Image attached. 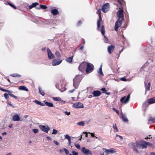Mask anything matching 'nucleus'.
<instances>
[{"label":"nucleus","mask_w":155,"mask_h":155,"mask_svg":"<svg viewBox=\"0 0 155 155\" xmlns=\"http://www.w3.org/2000/svg\"><path fill=\"white\" fill-rule=\"evenodd\" d=\"M81 76L80 75H76L73 79V85L74 88L77 89L79 84L81 80Z\"/></svg>","instance_id":"nucleus-1"},{"label":"nucleus","mask_w":155,"mask_h":155,"mask_svg":"<svg viewBox=\"0 0 155 155\" xmlns=\"http://www.w3.org/2000/svg\"><path fill=\"white\" fill-rule=\"evenodd\" d=\"M136 146L140 149H146L147 148V142L145 141H137L136 142Z\"/></svg>","instance_id":"nucleus-2"},{"label":"nucleus","mask_w":155,"mask_h":155,"mask_svg":"<svg viewBox=\"0 0 155 155\" xmlns=\"http://www.w3.org/2000/svg\"><path fill=\"white\" fill-rule=\"evenodd\" d=\"M110 5L108 3H106L104 4L101 9H100L101 10L104 12L105 13L108 12L109 10Z\"/></svg>","instance_id":"nucleus-3"},{"label":"nucleus","mask_w":155,"mask_h":155,"mask_svg":"<svg viewBox=\"0 0 155 155\" xmlns=\"http://www.w3.org/2000/svg\"><path fill=\"white\" fill-rule=\"evenodd\" d=\"M86 67V71L87 73H90L93 71L94 66L92 64L90 63H87Z\"/></svg>","instance_id":"nucleus-4"},{"label":"nucleus","mask_w":155,"mask_h":155,"mask_svg":"<svg viewBox=\"0 0 155 155\" xmlns=\"http://www.w3.org/2000/svg\"><path fill=\"white\" fill-rule=\"evenodd\" d=\"M81 150L85 155H92V154L91 151L89 149H87L84 147H82Z\"/></svg>","instance_id":"nucleus-5"},{"label":"nucleus","mask_w":155,"mask_h":155,"mask_svg":"<svg viewBox=\"0 0 155 155\" xmlns=\"http://www.w3.org/2000/svg\"><path fill=\"white\" fill-rule=\"evenodd\" d=\"M130 97V94H129L127 97L124 96L122 97L120 100L121 102L124 104H126L129 101Z\"/></svg>","instance_id":"nucleus-6"},{"label":"nucleus","mask_w":155,"mask_h":155,"mask_svg":"<svg viewBox=\"0 0 155 155\" xmlns=\"http://www.w3.org/2000/svg\"><path fill=\"white\" fill-rule=\"evenodd\" d=\"M123 10H119L117 14V16L118 17V19L123 20L124 19V15L123 14Z\"/></svg>","instance_id":"nucleus-7"},{"label":"nucleus","mask_w":155,"mask_h":155,"mask_svg":"<svg viewBox=\"0 0 155 155\" xmlns=\"http://www.w3.org/2000/svg\"><path fill=\"white\" fill-rule=\"evenodd\" d=\"M122 20L118 19L115 22L114 29L115 31H117L118 30V28L120 26L122 23Z\"/></svg>","instance_id":"nucleus-8"},{"label":"nucleus","mask_w":155,"mask_h":155,"mask_svg":"<svg viewBox=\"0 0 155 155\" xmlns=\"http://www.w3.org/2000/svg\"><path fill=\"white\" fill-rule=\"evenodd\" d=\"M97 12L98 13V15L99 17V19L97 20V29H98V28H100L102 18L101 16V10L99 9L97 10Z\"/></svg>","instance_id":"nucleus-9"},{"label":"nucleus","mask_w":155,"mask_h":155,"mask_svg":"<svg viewBox=\"0 0 155 155\" xmlns=\"http://www.w3.org/2000/svg\"><path fill=\"white\" fill-rule=\"evenodd\" d=\"M87 63L85 62H83L81 64L79 67V70L81 72H83L87 66Z\"/></svg>","instance_id":"nucleus-10"},{"label":"nucleus","mask_w":155,"mask_h":155,"mask_svg":"<svg viewBox=\"0 0 155 155\" xmlns=\"http://www.w3.org/2000/svg\"><path fill=\"white\" fill-rule=\"evenodd\" d=\"M47 51L48 57L49 59H52L55 58V56L48 48L47 49Z\"/></svg>","instance_id":"nucleus-11"},{"label":"nucleus","mask_w":155,"mask_h":155,"mask_svg":"<svg viewBox=\"0 0 155 155\" xmlns=\"http://www.w3.org/2000/svg\"><path fill=\"white\" fill-rule=\"evenodd\" d=\"M129 146L130 148L132 149L134 151H136L137 153H138L136 148V144L134 143H130L129 144Z\"/></svg>","instance_id":"nucleus-12"},{"label":"nucleus","mask_w":155,"mask_h":155,"mask_svg":"<svg viewBox=\"0 0 155 155\" xmlns=\"http://www.w3.org/2000/svg\"><path fill=\"white\" fill-rule=\"evenodd\" d=\"M74 107L76 108H81L83 107V104L80 102H76L73 105Z\"/></svg>","instance_id":"nucleus-13"},{"label":"nucleus","mask_w":155,"mask_h":155,"mask_svg":"<svg viewBox=\"0 0 155 155\" xmlns=\"http://www.w3.org/2000/svg\"><path fill=\"white\" fill-rule=\"evenodd\" d=\"M104 151L106 152L107 154H112L115 152V151L112 149H107L105 148H103Z\"/></svg>","instance_id":"nucleus-14"},{"label":"nucleus","mask_w":155,"mask_h":155,"mask_svg":"<svg viewBox=\"0 0 155 155\" xmlns=\"http://www.w3.org/2000/svg\"><path fill=\"white\" fill-rule=\"evenodd\" d=\"M97 31H100L102 35H104L105 32V28L104 26L102 25L101 28L97 29Z\"/></svg>","instance_id":"nucleus-15"},{"label":"nucleus","mask_w":155,"mask_h":155,"mask_svg":"<svg viewBox=\"0 0 155 155\" xmlns=\"http://www.w3.org/2000/svg\"><path fill=\"white\" fill-rule=\"evenodd\" d=\"M115 47L114 45H111L107 47V51L109 54H111L114 49Z\"/></svg>","instance_id":"nucleus-16"},{"label":"nucleus","mask_w":155,"mask_h":155,"mask_svg":"<svg viewBox=\"0 0 155 155\" xmlns=\"http://www.w3.org/2000/svg\"><path fill=\"white\" fill-rule=\"evenodd\" d=\"M62 61L61 60L58 61L56 59H54L53 60L52 63V65L53 66L61 64Z\"/></svg>","instance_id":"nucleus-17"},{"label":"nucleus","mask_w":155,"mask_h":155,"mask_svg":"<svg viewBox=\"0 0 155 155\" xmlns=\"http://www.w3.org/2000/svg\"><path fill=\"white\" fill-rule=\"evenodd\" d=\"M41 129L43 131L48 133L50 129L49 127H40Z\"/></svg>","instance_id":"nucleus-18"},{"label":"nucleus","mask_w":155,"mask_h":155,"mask_svg":"<svg viewBox=\"0 0 155 155\" xmlns=\"http://www.w3.org/2000/svg\"><path fill=\"white\" fill-rule=\"evenodd\" d=\"M102 64H101V65L100 67L99 68V70L97 71V73L99 74V75L101 76H104V74L102 70Z\"/></svg>","instance_id":"nucleus-19"},{"label":"nucleus","mask_w":155,"mask_h":155,"mask_svg":"<svg viewBox=\"0 0 155 155\" xmlns=\"http://www.w3.org/2000/svg\"><path fill=\"white\" fill-rule=\"evenodd\" d=\"M12 119L14 121H18L20 120V117L18 114L15 115L12 117Z\"/></svg>","instance_id":"nucleus-20"},{"label":"nucleus","mask_w":155,"mask_h":155,"mask_svg":"<svg viewBox=\"0 0 155 155\" xmlns=\"http://www.w3.org/2000/svg\"><path fill=\"white\" fill-rule=\"evenodd\" d=\"M148 102L150 104L155 103V97H153L149 99L148 100Z\"/></svg>","instance_id":"nucleus-21"},{"label":"nucleus","mask_w":155,"mask_h":155,"mask_svg":"<svg viewBox=\"0 0 155 155\" xmlns=\"http://www.w3.org/2000/svg\"><path fill=\"white\" fill-rule=\"evenodd\" d=\"M18 88L20 90L25 91H28V89L25 86H20Z\"/></svg>","instance_id":"nucleus-22"},{"label":"nucleus","mask_w":155,"mask_h":155,"mask_svg":"<svg viewBox=\"0 0 155 155\" xmlns=\"http://www.w3.org/2000/svg\"><path fill=\"white\" fill-rule=\"evenodd\" d=\"M51 13L54 15H56L59 13V12L57 9H53L51 10Z\"/></svg>","instance_id":"nucleus-23"},{"label":"nucleus","mask_w":155,"mask_h":155,"mask_svg":"<svg viewBox=\"0 0 155 155\" xmlns=\"http://www.w3.org/2000/svg\"><path fill=\"white\" fill-rule=\"evenodd\" d=\"M47 8V7L44 5H40L39 7H37L36 8V9H37L40 10L41 9H45Z\"/></svg>","instance_id":"nucleus-24"},{"label":"nucleus","mask_w":155,"mask_h":155,"mask_svg":"<svg viewBox=\"0 0 155 155\" xmlns=\"http://www.w3.org/2000/svg\"><path fill=\"white\" fill-rule=\"evenodd\" d=\"M38 5L39 3L38 2L33 3L29 6V9H31L35 7L37 5Z\"/></svg>","instance_id":"nucleus-25"},{"label":"nucleus","mask_w":155,"mask_h":155,"mask_svg":"<svg viewBox=\"0 0 155 155\" xmlns=\"http://www.w3.org/2000/svg\"><path fill=\"white\" fill-rule=\"evenodd\" d=\"M39 93L42 96L45 95L44 91L42 89L41 87H38Z\"/></svg>","instance_id":"nucleus-26"},{"label":"nucleus","mask_w":155,"mask_h":155,"mask_svg":"<svg viewBox=\"0 0 155 155\" xmlns=\"http://www.w3.org/2000/svg\"><path fill=\"white\" fill-rule=\"evenodd\" d=\"M44 102L45 104L47 106L49 107H52L54 106L53 104L51 103L45 101H44Z\"/></svg>","instance_id":"nucleus-27"},{"label":"nucleus","mask_w":155,"mask_h":155,"mask_svg":"<svg viewBox=\"0 0 155 155\" xmlns=\"http://www.w3.org/2000/svg\"><path fill=\"white\" fill-rule=\"evenodd\" d=\"M151 61V60L150 59L148 60V61L143 65L141 67V69H143V68H144L148 66L149 64V62H150Z\"/></svg>","instance_id":"nucleus-28"},{"label":"nucleus","mask_w":155,"mask_h":155,"mask_svg":"<svg viewBox=\"0 0 155 155\" xmlns=\"http://www.w3.org/2000/svg\"><path fill=\"white\" fill-rule=\"evenodd\" d=\"M34 102L36 104H37L40 105H41L42 106H45V104L43 103H42L40 101H38V100H35Z\"/></svg>","instance_id":"nucleus-29"},{"label":"nucleus","mask_w":155,"mask_h":155,"mask_svg":"<svg viewBox=\"0 0 155 155\" xmlns=\"http://www.w3.org/2000/svg\"><path fill=\"white\" fill-rule=\"evenodd\" d=\"M122 119L123 120L124 122H127L128 120L127 117L125 115L122 114Z\"/></svg>","instance_id":"nucleus-30"},{"label":"nucleus","mask_w":155,"mask_h":155,"mask_svg":"<svg viewBox=\"0 0 155 155\" xmlns=\"http://www.w3.org/2000/svg\"><path fill=\"white\" fill-rule=\"evenodd\" d=\"M73 56L71 57H69L68 58H67L66 59V61L68 62V63H71L73 59Z\"/></svg>","instance_id":"nucleus-31"},{"label":"nucleus","mask_w":155,"mask_h":155,"mask_svg":"<svg viewBox=\"0 0 155 155\" xmlns=\"http://www.w3.org/2000/svg\"><path fill=\"white\" fill-rule=\"evenodd\" d=\"M147 146H149L152 149H153L155 147L154 145L153 144L150 142H147Z\"/></svg>","instance_id":"nucleus-32"},{"label":"nucleus","mask_w":155,"mask_h":155,"mask_svg":"<svg viewBox=\"0 0 155 155\" xmlns=\"http://www.w3.org/2000/svg\"><path fill=\"white\" fill-rule=\"evenodd\" d=\"M85 124L84 122L83 121H81L78 123H77V125L81 126H84Z\"/></svg>","instance_id":"nucleus-33"},{"label":"nucleus","mask_w":155,"mask_h":155,"mask_svg":"<svg viewBox=\"0 0 155 155\" xmlns=\"http://www.w3.org/2000/svg\"><path fill=\"white\" fill-rule=\"evenodd\" d=\"M149 121L150 122L152 123H155V118L151 117L150 118Z\"/></svg>","instance_id":"nucleus-34"},{"label":"nucleus","mask_w":155,"mask_h":155,"mask_svg":"<svg viewBox=\"0 0 155 155\" xmlns=\"http://www.w3.org/2000/svg\"><path fill=\"white\" fill-rule=\"evenodd\" d=\"M11 76L13 77H20L21 75L17 74H14L11 75Z\"/></svg>","instance_id":"nucleus-35"},{"label":"nucleus","mask_w":155,"mask_h":155,"mask_svg":"<svg viewBox=\"0 0 155 155\" xmlns=\"http://www.w3.org/2000/svg\"><path fill=\"white\" fill-rule=\"evenodd\" d=\"M55 54L57 57L59 58L61 56L60 53L58 51H56L55 52Z\"/></svg>","instance_id":"nucleus-36"},{"label":"nucleus","mask_w":155,"mask_h":155,"mask_svg":"<svg viewBox=\"0 0 155 155\" xmlns=\"http://www.w3.org/2000/svg\"><path fill=\"white\" fill-rule=\"evenodd\" d=\"M8 4L11 7L14 8L15 9H16V6L12 4L9 2H8Z\"/></svg>","instance_id":"nucleus-37"},{"label":"nucleus","mask_w":155,"mask_h":155,"mask_svg":"<svg viewBox=\"0 0 155 155\" xmlns=\"http://www.w3.org/2000/svg\"><path fill=\"white\" fill-rule=\"evenodd\" d=\"M53 99L55 101H61V98L58 97H53Z\"/></svg>","instance_id":"nucleus-38"},{"label":"nucleus","mask_w":155,"mask_h":155,"mask_svg":"<svg viewBox=\"0 0 155 155\" xmlns=\"http://www.w3.org/2000/svg\"><path fill=\"white\" fill-rule=\"evenodd\" d=\"M114 131V132H118V129L117 127H113Z\"/></svg>","instance_id":"nucleus-39"},{"label":"nucleus","mask_w":155,"mask_h":155,"mask_svg":"<svg viewBox=\"0 0 155 155\" xmlns=\"http://www.w3.org/2000/svg\"><path fill=\"white\" fill-rule=\"evenodd\" d=\"M4 95L5 99L7 100H8L9 97L8 94H7L5 93V94Z\"/></svg>","instance_id":"nucleus-40"},{"label":"nucleus","mask_w":155,"mask_h":155,"mask_svg":"<svg viewBox=\"0 0 155 155\" xmlns=\"http://www.w3.org/2000/svg\"><path fill=\"white\" fill-rule=\"evenodd\" d=\"M75 146L78 149H80V145L78 143H75L74 144Z\"/></svg>","instance_id":"nucleus-41"},{"label":"nucleus","mask_w":155,"mask_h":155,"mask_svg":"<svg viewBox=\"0 0 155 155\" xmlns=\"http://www.w3.org/2000/svg\"><path fill=\"white\" fill-rule=\"evenodd\" d=\"M63 150H64L65 151L66 154L67 155L69 154V152L68 150L67 149H66L65 148H64Z\"/></svg>","instance_id":"nucleus-42"},{"label":"nucleus","mask_w":155,"mask_h":155,"mask_svg":"<svg viewBox=\"0 0 155 155\" xmlns=\"http://www.w3.org/2000/svg\"><path fill=\"white\" fill-rule=\"evenodd\" d=\"M65 138L67 139L68 140L71 139V137L67 134L65 135Z\"/></svg>","instance_id":"nucleus-43"},{"label":"nucleus","mask_w":155,"mask_h":155,"mask_svg":"<svg viewBox=\"0 0 155 155\" xmlns=\"http://www.w3.org/2000/svg\"><path fill=\"white\" fill-rule=\"evenodd\" d=\"M92 94L94 95V96H97V91H93L92 93Z\"/></svg>","instance_id":"nucleus-44"},{"label":"nucleus","mask_w":155,"mask_h":155,"mask_svg":"<svg viewBox=\"0 0 155 155\" xmlns=\"http://www.w3.org/2000/svg\"><path fill=\"white\" fill-rule=\"evenodd\" d=\"M101 90L102 91L103 93H105L106 92V90L105 89V88L104 87H103L101 89Z\"/></svg>","instance_id":"nucleus-45"},{"label":"nucleus","mask_w":155,"mask_h":155,"mask_svg":"<svg viewBox=\"0 0 155 155\" xmlns=\"http://www.w3.org/2000/svg\"><path fill=\"white\" fill-rule=\"evenodd\" d=\"M58 132V131L54 129L53 130V132L52 133V134H56Z\"/></svg>","instance_id":"nucleus-46"},{"label":"nucleus","mask_w":155,"mask_h":155,"mask_svg":"<svg viewBox=\"0 0 155 155\" xmlns=\"http://www.w3.org/2000/svg\"><path fill=\"white\" fill-rule=\"evenodd\" d=\"M104 36V39H105V41H104L106 43H107L108 42V39L107 38V37L106 36L104 35H103Z\"/></svg>","instance_id":"nucleus-47"},{"label":"nucleus","mask_w":155,"mask_h":155,"mask_svg":"<svg viewBox=\"0 0 155 155\" xmlns=\"http://www.w3.org/2000/svg\"><path fill=\"white\" fill-rule=\"evenodd\" d=\"M72 153L73 155H78V153L74 151H72Z\"/></svg>","instance_id":"nucleus-48"},{"label":"nucleus","mask_w":155,"mask_h":155,"mask_svg":"<svg viewBox=\"0 0 155 155\" xmlns=\"http://www.w3.org/2000/svg\"><path fill=\"white\" fill-rule=\"evenodd\" d=\"M10 96L12 97H13L15 99H16L18 98V97L12 94H11Z\"/></svg>","instance_id":"nucleus-49"},{"label":"nucleus","mask_w":155,"mask_h":155,"mask_svg":"<svg viewBox=\"0 0 155 155\" xmlns=\"http://www.w3.org/2000/svg\"><path fill=\"white\" fill-rule=\"evenodd\" d=\"M120 80L123 81H127L126 78L125 77L121 78Z\"/></svg>","instance_id":"nucleus-50"},{"label":"nucleus","mask_w":155,"mask_h":155,"mask_svg":"<svg viewBox=\"0 0 155 155\" xmlns=\"http://www.w3.org/2000/svg\"><path fill=\"white\" fill-rule=\"evenodd\" d=\"M33 132L35 134L37 133L38 132V130L36 129H33Z\"/></svg>","instance_id":"nucleus-51"},{"label":"nucleus","mask_w":155,"mask_h":155,"mask_svg":"<svg viewBox=\"0 0 155 155\" xmlns=\"http://www.w3.org/2000/svg\"><path fill=\"white\" fill-rule=\"evenodd\" d=\"M117 137H118L119 138H120L121 140H122L123 139L122 137L120 135H118L117 134L116 135V138H117Z\"/></svg>","instance_id":"nucleus-52"},{"label":"nucleus","mask_w":155,"mask_h":155,"mask_svg":"<svg viewBox=\"0 0 155 155\" xmlns=\"http://www.w3.org/2000/svg\"><path fill=\"white\" fill-rule=\"evenodd\" d=\"M112 109H113V110L115 111V112L117 114H119V111L118 110H117V109H116L115 108H112Z\"/></svg>","instance_id":"nucleus-53"},{"label":"nucleus","mask_w":155,"mask_h":155,"mask_svg":"<svg viewBox=\"0 0 155 155\" xmlns=\"http://www.w3.org/2000/svg\"><path fill=\"white\" fill-rule=\"evenodd\" d=\"M148 103V101L147 102L145 101V102H144L143 104V107H144L145 106H146L147 105Z\"/></svg>","instance_id":"nucleus-54"},{"label":"nucleus","mask_w":155,"mask_h":155,"mask_svg":"<svg viewBox=\"0 0 155 155\" xmlns=\"http://www.w3.org/2000/svg\"><path fill=\"white\" fill-rule=\"evenodd\" d=\"M54 142L55 144L57 146L59 145V144L58 142L55 140L54 141Z\"/></svg>","instance_id":"nucleus-55"},{"label":"nucleus","mask_w":155,"mask_h":155,"mask_svg":"<svg viewBox=\"0 0 155 155\" xmlns=\"http://www.w3.org/2000/svg\"><path fill=\"white\" fill-rule=\"evenodd\" d=\"M64 113L66 114L67 115H69L70 114V112L65 111Z\"/></svg>","instance_id":"nucleus-56"},{"label":"nucleus","mask_w":155,"mask_h":155,"mask_svg":"<svg viewBox=\"0 0 155 155\" xmlns=\"http://www.w3.org/2000/svg\"><path fill=\"white\" fill-rule=\"evenodd\" d=\"M101 94V93L100 91H97V97L100 96Z\"/></svg>","instance_id":"nucleus-57"},{"label":"nucleus","mask_w":155,"mask_h":155,"mask_svg":"<svg viewBox=\"0 0 155 155\" xmlns=\"http://www.w3.org/2000/svg\"><path fill=\"white\" fill-rule=\"evenodd\" d=\"M2 91H4V92H8V90L5 89H4L2 88Z\"/></svg>","instance_id":"nucleus-58"},{"label":"nucleus","mask_w":155,"mask_h":155,"mask_svg":"<svg viewBox=\"0 0 155 155\" xmlns=\"http://www.w3.org/2000/svg\"><path fill=\"white\" fill-rule=\"evenodd\" d=\"M150 83H149L147 85V89L148 90H150Z\"/></svg>","instance_id":"nucleus-59"},{"label":"nucleus","mask_w":155,"mask_h":155,"mask_svg":"<svg viewBox=\"0 0 155 155\" xmlns=\"http://www.w3.org/2000/svg\"><path fill=\"white\" fill-rule=\"evenodd\" d=\"M8 94L10 96V95L11 94H12V92L10 91L9 90H8Z\"/></svg>","instance_id":"nucleus-60"},{"label":"nucleus","mask_w":155,"mask_h":155,"mask_svg":"<svg viewBox=\"0 0 155 155\" xmlns=\"http://www.w3.org/2000/svg\"><path fill=\"white\" fill-rule=\"evenodd\" d=\"M46 138L48 140H52V139L50 137L48 136Z\"/></svg>","instance_id":"nucleus-61"},{"label":"nucleus","mask_w":155,"mask_h":155,"mask_svg":"<svg viewBox=\"0 0 155 155\" xmlns=\"http://www.w3.org/2000/svg\"><path fill=\"white\" fill-rule=\"evenodd\" d=\"M82 23L81 21H80L78 22V26L80 25Z\"/></svg>","instance_id":"nucleus-62"},{"label":"nucleus","mask_w":155,"mask_h":155,"mask_svg":"<svg viewBox=\"0 0 155 155\" xmlns=\"http://www.w3.org/2000/svg\"><path fill=\"white\" fill-rule=\"evenodd\" d=\"M74 91V89H73V90L69 91V92L70 93H73Z\"/></svg>","instance_id":"nucleus-63"},{"label":"nucleus","mask_w":155,"mask_h":155,"mask_svg":"<svg viewBox=\"0 0 155 155\" xmlns=\"http://www.w3.org/2000/svg\"><path fill=\"white\" fill-rule=\"evenodd\" d=\"M150 155H155V153L154 152H151L150 153Z\"/></svg>","instance_id":"nucleus-64"}]
</instances>
